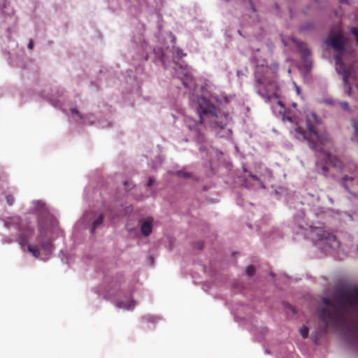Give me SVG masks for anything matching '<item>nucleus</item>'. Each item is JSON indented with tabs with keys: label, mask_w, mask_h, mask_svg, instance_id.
Listing matches in <instances>:
<instances>
[{
	"label": "nucleus",
	"mask_w": 358,
	"mask_h": 358,
	"mask_svg": "<svg viewBox=\"0 0 358 358\" xmlns=\"http://www.w3.org/2000/svg\"><path fill=\"white\" fill-rule=\"evenodd\" d=\"M196 112L199 119L186 117L185 126L199 142L204 141L206 127L208 125L220 138L229 136L231 130L227 127L231 118L228 113H221L208 99L203 96L197 99Z\"/></svg>",
	"instance_id": "1"
},
{
	"label": "nucleus",
	"mask_w": 358,
	"mask_h": 358,
	"mask_svg": "<svg viewBox=\"0 0 358 358\" xmlns=\"http://www.w3.org/2000/svg\"><path fill=\"white\" fill-rule=\"evenodd\" d=\"M322 302L327 307L321 310L319 317L324 323L325 334L329 327H338L344 324L348 308L358 309V289L355 287L350 291H343L334 301L323 298Z\"/></svg>",
	"instance_id": "2"
},
{
	"label": "nucleus",
	"mask_w": 358,
	"mask_h": 358,
	"mask_svg": "<svg viewBox=\"0 0 358 358\" xmlns=\"http://www.w3.org/2000/svg\"><path fill=\"white\" fill-rule=\"evenodd\" d=\"M321 124L315 113H310L306 116V131L301 126L294 127V136L299 141L308 142L312 149H317L319 144H323V136L320 135L317 127Z\"/></svg>",
	"instance_id": "3"
},
{
	"label": "nucleus",
	"mask_w": 358,
	"mask_h": 358,
	"mask_svg": "<svg viewBox=\"0 0 358 358\" xmlns=\"http://www.w3.org/2000/svg\"><path fill=\"white\" fill-rule=\"evenodd\" d=\"M36 241L37 245L31 246L29 244L28 239L24 235L20 236L18 239L19 244L22 247L26 246L27 250L36 258H39L41 256L40 249L46 253L52 251V242L49 238H46V231L44 229H40V234L37 237Z\"/></svg>",
	"instance_id": "4"
},
{
	"label": "nucleus",
	"mask_w": 358,
	"mask_h": 358,
	"mask_svg": "<svg viewBox=\"0 0 358 358\" xmlns=\"http://www.w3.org/2000/svg\"><path fill=\"white\" fill-rule=\"evenodd\" d=\"M178 77L181 79L185 87L192 89L195 86V82L192 76V71L187 65H180L176 70Z\"/></svg>",
	"instance_id": "5"
},
{
	"label": "nucleus",
	"mask_w": 358,
	"mask_h": 358,
	"mask_svg": "<svg viewBox=\"0 0 358 358\" xmlns=\"http://www.w3.org/2000/svg\"><path fill=\"white\" fill-rule=\"evenodd\" d=\"M335 61L336 69L339 74L343 76L344 85L348 88V94H350L351 87L349 85L348 78L350 75V70L343 64L342 61V56L341 55L338 54L335 56Z\"/></svg>",
	"instance_id": "6"
},
{
	"label": "nucleus",
	"mask_w": 358,
	"mask_h": 358,
	"mask_svg": "<svg viewBox=\"0 0 358 358\" xmlns=\"http://www.w3.org/2000/svg\"><path fill=\"white\" fill-rule=\"evenodd\" d=\"M310 236L313 241L335 240V236L322 227H310Z\"/></svg>",
	"instance_id": "7"
},
{
	"label": "nucleus",
	"mask_w": 358,
	"mask_h": 358,
	"mask_svg": "<svg viewBox=\"0 0 358 358\" xmlns=\"http://www.w3.org/2000/svg\"><path fill=\"white\" fill-rule=\"evenodd\" d=\"M258 85L256 86L257 92L265 100L266 102H269L273 97H276L275 90H271L273 84H269L264 89L262 88L263 82L261 79H258Z\"/></svg>",
	"instance_id": "8"
},
{
	"label": "nucleus",
	"mask_w": 358,
	"mask_h": 358,
	"mask_svg": "<svg viewBox=\"0 0 358 358\" xmlns=\"http://www.w3.org/2000/svg\"><path fill=\"white\" fill-rule=\"evenodd\" d=\"M326 43L330 45L335 50L341 53L345 47V42L343 35L341 33H337L334 35L329 36L326 40Z\"/></svg>",
	"instance_id": "9"
},
{
	"label": "nucleus",
	"mask_w": 358,
	"mask_h": 358,
	"mask_svg": "<svg viewBox=\"0 0 358 358\" xmlns=\"http://www.w3.org/2000/svg\"><path fill=\"white\" fill-rule=\"evenodd\" d=\"M152 218H148L145 220H144L141 227V231L145 236H148L151 233L152 230Z\"/></svg>",
	"instance_id": "10"
},
{
	"label": "nucleus",
	"mask_w": 358,
	"mask_h": 358,
	"mask_svg": "<svg viewBox=\"0 0 358 358\" xmlns=\"http://www.w3.org/2000/svg\"><path fill=\"white\" fill-rule=\"evenodd\" d=\"M300 52L304 62L308 63L310 56V50L305 45H302L300 49Z\"/></svg>",
	"instance_id": "11"
},
{
	"label": "nucleus",
	"mask_w": 358,
	"mask_h": 358,
	"mask_svg": "<svg viewBox=\"0 0 358 358\" xmlns=\"http://www.w3.org/2000/svg\"><path fill=\"white\" fill-rule=\"evenodd\" d=\"M135 306V302L131 300L127 305L123 301H120L117 303V307L119 308H126L128 310H132Z\"/></svg>",
	"instance_id": "12"
},
{
	"label": "nucleus",
	"mask_w": 358,
	"mask_h": 358,
	"mask_svg": "<svg viewBox=\"0 0 358 358\" xmlns=\"http://www.w3.org/2000/svg\"><path fill=\"white\" fill-rule=\"evenodd\" d=\"M103 215L102 214H100L95 219V220L93 222V226H92V234L95 231L96 227H98L99 226H100L103 223Z\"/></svg>",
	"instance_id": "13"
},
{
	"label": "nucleus",
	"mask_w": 358,
	"mask_h": 358,
	"mask_svg": "<svg viewBox=\"0 0 358 358\" xmlns=\"http://www.w3.org/2000/svg\"><path fill=\"white\" fill-rule=\"evenodd\" d=\"M352 127L354 128V134L352 136V141L358 142V121L355 120H352Z\"/></svg>",
	"instance_id": "14"
},
{
	"label": "nucleus",
	"mask_w": 358,
	"mask_h": 358,
	"mask_svg": "<svg viewBox=\"0 0 358 358\" xmlns=\"http://www.w3.org/2000/svg\"><path fill=\"white\" fill-rule=\"evenodd\" d=\"M345 111H350V108L347 101H338L337 107Z\"/></svg>",
	"instance_id": "15"
},
{
	"label": "nucleus",
	"mask_w": 358,
	"mask_h": 358,
	"mask_svg": "<svg viewBox=\"0 0 358 358\" xmlns=\"http://www.w3.org/2000/svg\"><path fill=\"white\" fill-rule=\"evenodd\" d=\"M176 175L180 178H183L185 179L192 178V174L190 173L185 171H178L176 172Z\"/></svg>",
	"instance_id": "16"
},
{
	"label": "nucleus",
	"mask_w": 358,
	"mask_h": 358,
	"mask_svg": "<svg viewBox=\"0 0 358 358\" xmlns=\"http://www.w3.org/2000/svg\"><path fill=\"white\" fill-rule=\"evenodd\" d=\"M316 166H317V168H321V170H322V173L327 176V173L329 171V169L328 167L326 166V165H322V164H320V162H317L316 163Z\"/></svg>",
	"instance_id": "17"
},
{
	"label": "nucleus",
	"mask_w": 358,
	"mask_h": 358,
	"mask_svg": "<svg viewBox=\"0 0 358 358\" xmlns=\"http://www.w3.org/2000/svg\"><path fill=\"white\" fill-rule=\"evenodd\" d=\"M245 272H246V274L248 276L251 277V276H252L255 274V269L254 266H249L247 267V268L245 270Z\"/></svg>",
	"instance_id": "18"
},
{
	"label": "nucleus",
	"mask_w": 358,
	"mask_h": 358,
	"mask_svg": "<svg viewBox=\"0 0 358 358\" xmlns=\"http://www.w3.org/2000/svg\"><path fill=\"white\" fill-rule=\"evenodd\" d=\"M308 328L306 327H303L301 330H300V333H301V336L303 338H306L308 336Z\"/></svg>",
	"instance_id": "19"
},
{
	"label": "nucleus",
	"mask_w": 358,
	"mask_h": 358,
	"mask_svg": "<svg viewBox=\"0 0 358 358\" xmlns=\"http://www.w3.org/2000/svg\"><path fill=\"white\" fill-rule=\"evenodd\" d=\"M324 102L328 105H331V106H333L334 107H337V104H338V101L336 100H333V99H327L324 101Z\"/></svg>",
	"instance_id": "20"
},
{
	"label": "nucleus",
	"mask_w": 358,
	"mask_h": 358,
	"mask_svg": "<svg viewBox=\"0 0 358 358\" xmlns=\"http://www.w3.org/2000/svg\"><path fill=\"white\" fill-rule=\"evenodd\" d=\"M353 180H354V178L352 177L344 176L342 178V182H343V186L347 189L348 188L347 182L348 181H352Z\"/></svg>",
	"instance_id": "21"
},
{
	"label": "nucleus",
	"mask_w": 358,
	"mask_h": 358,
	"mask_svg": "<svg viewBox=\"0 0 358 358\" xmlns=\"http://www.w3.org/2000/svg\"><path fill=\"white\" fill-rule=\"evenodd\" d=\"M6 200L7 203L9 206L13 205V203H14V198H13V196L11 194H7L6 196Z\"/></svg>",
	"instance_id": "22"
},
{
	"label": "nucleus",
	"mask_w": 358,
	"mask_h": 358,
	"mask_svg": "<svg viewBox=\"0 0 358 358\" xmlns=\"http://www.w3.org/2000/svg\"><path fill=\"white\" fill-rule=\"evenodd\" d=\"M351 32L355 36V37L356 38L357 43L358 44V28L352 27L351 29Z\"/></svg>",
	"instance_id": "23"
},
{
	"label": "nucleus",
	"mask_w": 358,
	"mask_h": 358,
	"mask_svg": "<svg viewBox=\"0 0 358 358\" xmlns=\"http://www.w3.org/2000/svg\"><path fill=\"white\" fill-rule=\"evenodd\" d=\"M176 54L178 58L181 59L186 55L181 50L176 49Z\"/></svg>",
	"instance_id": "24"
},
{
	"label": "nucleus",
	"mask_w": 358,
	"mask_h": 358,
	"mask_svg": "<svg viewBox=\"0 0 358 358\" xmlns=\"http://www.w3.org/2000/svg\"><path fill=\"white\" fill-rule=\"evenodd\" d=\"M249 176L254 180L258 182H261V180L260 179L256 176V175H254L251 173H249Z\"/></svg>",
	"instance_id": "25"
},
{
	"label": "nucleus",
	"mask_w": 358,
	"mask_h": 358,
	"mask_svg": "<svg viewBox=\"0 0 358 358\" xmlns=\"http://www.w3.org/2000/svg\"><path fill=\"white\" fill-rule=\"evenodd\" d=\"M71 113L73 115H74V114L78 115L80 117V119H82V116L80 115L79 111L76 108H72Z\"/></svg>",
	"instance_id": "26"
},
{
	"label": "nucleus",
	"mask_w": 358,
	"mask_h": 358,
	"mask_svg": "<svg viewBox=\"0 0 358 358\" xmlns=\"http://www.w3.org/2000/svg\"><path fill=\"white\" fill-rule=\"evenodd\" d=\"M154 182H155V180L152 178H150L148 180V186L151 187Z\"/></svg>",
	"instance_id": "27"
},
{
	"label": "nucleus",
	"mask_w": 358,
	"mask_h": 358,
	"mask_svg": "<svg viewBox=\"0 0 358 358\" xmlns=\"http://www.w3.org/2000/svg\"><path fill=\"white\" fill-rule=\"evenodd\" d=\"M33 47H34V43L33 41L31 40L29 43V45H28V48L31 50L33 49Z\"/></svg>",
	"instance_id": "28"
},
{
	"label": "nucleus",
	"mask_w": 358,
	"mask_h": 358,
	"mask_svg": "<svg viewBox=\"0 0 358 358\" xmlns=\"http://www.w3.org/2000/svg\"><path fill=\"white\" fill-rule=\"evenodd\" d=\"M287 119L290 122L292 121V118L291 117H287Z\"/></svg>",
	"instance_id": "29"
},
{
	"label": "nucleus",
	"mask_w": 358,
	"mask_h": 358,
	"mask_svg": "<svg viewBox=\"0 0 358 358\" xmlns=\"http://www.w3.org/2000/svg\"><path fill=\"white\" fill-rule=\"evenodd\" d=\"M299 91H300L299 87H296V92H297V93H299Z\"/></svg>",
	"instance_id": "30"
},
{
	"label": "nucleus",
	"mask_w": 358,
	"mask_h": 358,
	"mask_svg": "<svg viewBox=\"0 0 358 358\" xmlns=\"http://www.w3.org/2000/svg\"><path fill=\"white\" fill-rule=\"evenodd\" d=\"M327 158L328 159H330V155H329V154H328V155H327Z\"/></svg>",
	"instance_id": "31"
},
{
	"label": "nucleus",
	"mask_w": 358,
	"mask_h": 358,
	"mask_svg": "<svg viewBox=\"0 0 358 358\" xmlns=\"http://www.w3.org/2000/svg\"><path fill=\"white\" fill-rule=\"evenodd\" d=\"M224 101H225L226 102H228V99H227V97H225V98H224Z\"/></svg>",
	"instance_id": "32"
},
{
	"label": "nucleus",
	"mask_w": 358,
	"mask_h": 358,
	"mask_svg": "<svg viewBox=\"0 0 358 358\" xmlns=\"http://www.w3.org/2000/svg\"><path fill=\"white\" fill-rule=\"evenodd\" d=\"M278 103H279L280 105H281V106L282 105V101H278Z\"/></svg>",
	"instance_id": "33"
},
{
	"label": "nucleus",
	"mask_w": 358,
	"mask_h": 358,
	"mask_svg": "<svg viewBox=\"0 0 358 358\" xmlns=\"http://www.w3.org/2000/svg\"><path fill=\"white\" fill-rule=\"evenodd\" d=\"M124 185L125 186H126V185H127V182H125L124 183Z\"/></svg>",
	"instance_id": "34"
},
{
	"label": "nucleus",
	"mask_w": 358,
	"mask_h": 358,
	"mask_svg": "<svg viewBox=\"0 0 358 358\" xmlns=\"http://www.w3.org/2000/svg\"><path fill=\"white\" fill-rule=\"evenodd\" d=\"M357 250H358V245H357Z\"/></svg>",
	"instance_id": "35"
}]
</instances>
